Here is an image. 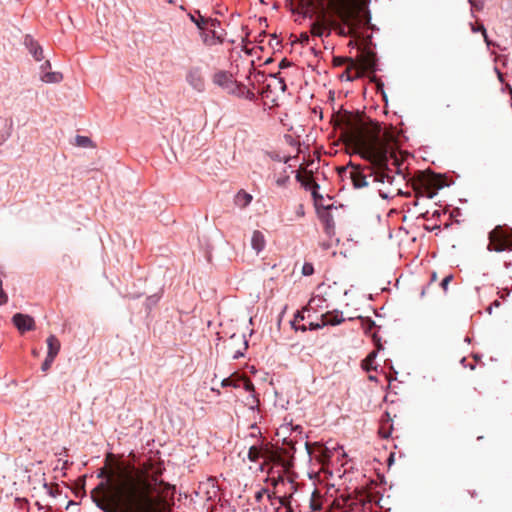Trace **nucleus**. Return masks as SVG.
Here are the masks:
<instances>
[{"label": "nucleus", "mask_w": 512, "mask_h": 512, "mask_svg": "<svg viewBox=\"0 0 512 512\" xmlns=\"http://www.w3.org/2000/svg\"><path fill=\"white\" fill-rule=\"evenodd\" d=\"M335 121L345 144L372 164L375 181L391 184L394 177L387 173V166L389 159L395 158L397 140L394 131L348 111L339 114Z\"/></svg>", "instance_id": "nucleus-1"}, {"label": "nucleus", "mask_w": 512, "mask_h": 512, "mask_svg": "<svg viewBox=\"0 0 512 512\" xmlns=\"http://www.w3.org/2000/svg\"><path fill=\"white\" fill-rule=\"evenodd\" d=\"M95 491L101 492L94 502L104 512H169L171 506L166 495L153 498L151 482L133 466L118 465L100 483Z\"/></svg>", "instance_id": "nucleus-2"}, {"label": "nucleus", "mask_w": 512, "mask_h": 512, "mask_svg": "<svg viewBox=\"0 0 512 512\" xmlns=\"http://www.w3.org/2000/svg\"><path fill=\"white\" fill-rule=\"evenodd\" d=\"M370 0H303V15L314 19L310 33L315 37L330 36L335 31L343 37H357L370 22Z\"/></svg>", "instance_id": "nucleus-3"}, {"label": "nucleus", "mask_w": 512, "mask_h": 512, "mask_svg": "<svg viewBox=\"0 0 512 512\" xmlns=\"http://www.w3.org/2000/svg\"><path fill=\"white\" fill-rule=\"evenodd\" d=\"M349 62L350 65L345 73L347 74L348 80H353L360 77L365 71H373L375 69L376 56L371 51H362L357 63L352 59H350Z\"/></svg>", "instance_id": "nucleus-4"}, {"label": "nucleus", "mask_w": 512, "mask_h": 512, "mask_svg": "<svg viewBox=\"0 0 512 512\" xmlns=\"http://www.w3.org/2000/svg\"><path fill=\"white\" fill-rule=\"evenodd\" d=\"M488 249L495 252L512 250L511 236L500 226H497L489 233Z\"/></svg>", "instance_id": "nucleus-5"}, {"label": "nucleus", "mask_w": 512, "mask_h": 512, "mask_svg": "<svg viewBox=\"0 0 512 512\" xmlns=\"http://www.w3.org/2000/svg\"><path fill=\"white\" fill-rule=\"evenodd\" d=\"M189 85L198 92L204 91L205 81L199 68H192L186 76Z\"/></svg>", "instance_id": "nucleus-6"}, {"label": "nucleus", "mask_w": 512, "mask_h": 512, "mask_svg": "<svg viewBox=\"0 0 512 512\" xmlns=\"http://www.w3.org/2000/svg\"><path fill=\"white\" fill-rule=\"evenodd\" d=\"M213 83L223 88L228 92H232L234 89V80L231 74L225 71L216 72L213 75Z\"/></svg>", "instance_id": "nucleus-7"}, {"label": "nucleus", "mask_w": 512, "mask_h": 512, "mask_svg": "<svg viewBox=\"0 0 512 512\" xmlns=\"http://www.w3.org/2000/svg\"><path fill=\"white\" fill-rule=\"evenodd\" d=\"M14 325L21 332L30 331L34 329V319L26 314L16 313L13 316Z\"/></svg>", "instance_id": "nucleus-8"}, {"label": "nucleus", "mask_w": 512, "mask_h": 512, "mask_svg": "<svg viewBox=\"0 0 512 512\" xmlns=\"http://www.w3.org/2000/svg\"><path fill=\"white\" fill-rule=\"evenodd\" d=\"M351 170L349 171V177L353 183V186L357 189L368 186L367 176L360 170L359 167L350 164Z\"/></svg>", "instance_id": "nucleus-9"}, {"label": "nucleus", "mask_w": 512, "mask_h": 512, "mask_svg": "<svg viewBox=\"0 0 512 512\" xmlns=\"http://www.w3.org/2000/svg\"><path fill=\"white\" fill-rule=\"evenodd\" d=\"M201 36H202L203 42L208 46H213L218 43H222V41H223L222 35L220 33H218L216 31V29H211L208 27H207V29L202 30Z\"/></svg>", "instance_id": "nucleus-10"}, {"label": "nucleus", "mask_w": 512, "mask_h": 512, "mask_svg": "<svg viewBox=\"0 0 512 512\" xmlns=\"http://www.w3.org/2000/svg\"><path fill=\"white\" fill-rule=\"evenodd\" d=\"M391 421H392V419L390 417V413L386 412L381 419V423H380V427H379V431H378L379 435L382 438L390 437L392 430H393V425H392Z\"/></svg>", "instance_id": "nucleus-11"}, {"label": "nucleus", "mask_w": 512, "mask_h": 512, "mask_svg": "<svg viewBox=\"0 0 512 512\" xmlns=\"http://www.w3.org/2000/svg\"><path fill=\"white\" fill-rule=\"evenodd\" d=\"M323 323L326 325H339L344 322L341 312L329 311L321 316Z\"/></svg>", "instance_id": "nucleus-12"}, {"label": "nucleus", "mask_w": 512, "mask_h": 512, "mask_svg": "<svg viewBox=\"0 0 512 512\" xmlns=\"http://www.w3.org/2000/svg\"><path fill=\"white\" fill-rule=\"evenodd\" d=\"M25 45L27 46L29 52L33 55L36 61L42 60L43 50L37 42H35L31 37L26 36Z\"/></svg>", "instance_id": "nucleus-13"}, {"label": "nucleus", "mask_w": 512, "mask_h": 512, "mask_svg": "<svg viewBox=\"0 0 512 512\" xmlns=\"http://www.w3.org/2000/svg\"><path fill=\"white\" fill-rule=\"evenodd\" d=\"M266 245V240L263 233L259 230H254L251 237V246L257 252H261Z\"/></svg>", "instance_id": "nucleus-14"}, {"label": "nucleus", "mask_w": 512, "mask_h": 512, "mask_svg": "<svg viewBox=\"0 0 512 512\" xmlns=\"http://www.w3.org/2000/svg\"><path fill=\"white\" fill-rule=\"evenodd\" d=\"M263 458L265 459L266 463L272 462V463H275V464H281L285 468H288V466L286 465V463L282 459V457L277 452H275L273 450L265 448L264 452H263Z\"/></svg>", "instance_id": "nucleus-15"}, {"label": "nucleus", "mask_w": 512, "mask_h": 512, "mask_svg": "<svg viewBox=\"0 0 512 512\" xmlns=\"http://www.w3.org/2000/svg\"><path fill=\"white\" fill-rule=\"evenodd\" d=\"M46 342H47V346H48L47 356L56 358V356L58 355V353L60 351V347H61L60 341L57 339V337L55 335H50L47 338Z\"/></svg>", "instance_id": "nucleus-16"}, {"label": "nucleus", "mask_w": 512, "mask_h": 512, "mask_svg": "<svg viewBox=\"0 0 512 512\" xmlns=\"http://www.w3.org/2000/svg\"><path fill=\"white\" fill-rule=\"evenodd\" d=\"M251 201L252 196L243 190L239 191L235 197V203L242 208L248 206Z\"/></svg>", "instance_id": "nucleus-17"}, {"label": "nucleus", "mask_w": 512, "mask_h": 512, "mask_svg": "<svg viewBox=\"0 0 512 512\" xmlns=\"http://www.w3.org/2000/svg\"><path fill=\"white\" fill-rule=\"evenodd\" d=\"M302 185H304L307 188L313 189V196L316 197V189L319 188V185L314 181L312 173L306 172L305 178L303 179V182H300Z\"/></svg>", "instance_id": "nucleus-18"}, {"label": "nucleus", "mask_w": 512, "mask_h": 512, "mask_svg": "<svg viewBox=\"0 0 512 512\" xmlns=\"http://www.w3.org/2000/svg\"><path fill=\"white\" fill-rule=\"evenodd\" d=\"M376 351H372L368 354V356L362 361V368L366 371L375 370L376 367L373 365L376 358Z\"/></svg>", "instance_id": "nucleus-19"}, {"label": "nucleus", "mask_w": 512, "mask_h": 512, "mask_svg": "<svg viewBox=\"0 0 512 512\" xmlns=\"http://www.w3.org/2000/svg\"><path fill=\"white\" fill-rule=\"evenodd\" d=\"M265 448H259L257 446H251L248 451V459L251 462H256L259 458H263V452Z\"/></svg>", "instance_id": "nucleus-20"}, {"label": "nucleus", "mask_w": 512, "mask_h": 512, "mask_svg": "<svg viewBox=\"0 0 512 512\" xmlns=\"http://www.w3.org/2000/svg\"><path fill=\"white\" fill-rule=\"evenodd\" d=\"M63 79L60 72H48L42 76V81L46 83H59Z\"/></svg>", "instance_id": "nucleus-21"}, {"label": "nucleus", "mask_w": 512, "mask_h": 512, "mask_svg": "<svg viewBox=\"0 0 512 512\" xmlns=\"http://www.w3.org/2000/svg\"><path fill=\"white\" fill-rule=\"evenodd\" d=\"M290 181V175L286 169L280 173L276 179V185L278 187H286Z\"/></svg>", "instance_id": "nucleus-22"}, {"label": "nucleus", "mask_w": 512, "mask_h": 512, "mask_svg": "<svg viewBox=\"0 0 512 512\" xmlns=\"http://www.w3.org/2000/svg\"><path fill=\"white\" fill-rule=\"evenodd\" d=\"M238 382H240L241 387H243L246 391H254V385L250 379L246 377H239Z\"/></svg>", "instance_id": "nucleus-23"}, {"label": "nucleus", "mask_w": 512, "mask_h": 512, "mask_svg": "<svg viewBox=\"0 0 512 512\" xmlns=\"http://www.w3.org/2000/svg\"><path fill=\"white\" fill-rule=\"evenodd\" d=\"M192 21L197 25V27L202 31L203 29H207V23L206 20L208 18L203 17L202 15H198L197 18L194 16L191 17Z\"/></svg>", "instance_id": "nucleus-24"}, {"label": "nucleus", "mask_w": 512, "mask_h": 512, "mask_svg": "<svg viewBox=\"0 0 512 512\" xmlns=\"http://www.w3.org/2000/svg\"><path fill=\"white\" fill-rule=\"evenodd\" d=\"M76 143L78 146H81V147H89L92 145V141L90 140V138H88L86 136H80V135H78L76 137Z\"/></svg>", "instance_id": "nucleus-25"}, {"label": "nucleus", "mask_w": 512, "mask_h": 512, "mask_svg": "<svg viewBox=\"0 0 512 512\" xmlns=\"http://www.w3.org/2000/svg\"><path fill=\"white\" fill-rule=\"evenodd\" d=\"M221 386L222 387L233 386V387L239 388V387H241V384H240V382H238V378L237 379L225 378L224 380H222Z\"/></svg>", "instance_id": "nucleus-26"}, {"label": "nucleus", "mask_w": 512, "mask_h": 512, "mask_svg": "<svg viewBox=\"0 0 512 512\" xmlns=\"http://www.w3.org/2000/svg\"><path fill=\"white\" fill-rule=\"evenodd\" d=\"M314 273V267L311 263H305L302 267V274L305 276H310Z\"/></svg>", "instance_id": "nucleus-27"}, {"label": "nucleus", "mask_w": 512, "mask_h": 512, "mask_svg": "<svg viewBox=\"0 0 512 512\" xmlns=\"http://www.w3.org/2000/svg\"><path fill=\"white\" fill-rule=\"evenodd\" d=\"M54 359L55 358H53V357L46 356L44 362L41 365L42 371L46 372L47 370H49L51 365H52V363H53V361H54Z\"/></svg>", "instance_id": "nucleus-28"}, {"label": "nucleus", "mask_w": 512, "mask_h": 512, "mask_svg": "<svg viewBox=\"0 0 512 512\" xmlns=\"http://www.w3.org/2000/svg\"><path fill=\"white\" fill-rule=\"evenodd\" d=\"M453 280V276L452 275H447L442 281H441V287L444 291H447L448 289V285L450 284V282Z\"/></svg>", "instance_id": "nucleus-29"}, {"label": "nucleus", "mask_w": 512, "mask_h": 512, "mask_svg": "<svg viewBox=\"0 0 512 512\" xmlns=\"http://www.w3.org/2000/svg\"><path fill=\"white\" fill-rule=\"evenodd\" d=\"M297 41L302 45H308L310 41L309 35L306 32H303L300 34Z\"/></svg>", "instance_id": "nucleus-30"}, {"label": "nucleus", "mask_w": 512, "mask_h": 512, "mask_svg": "<svg viewBox=\"0 0 512 512\" xmlns=\"http://www.w3.org/2000/svg\"><path fill=\"white\" fill-rule=\"evenodd\" d=\"M8 300V296L6 295V293L3 291V288H2V280L0 279V305H3L7 302Z\"/></svg>", "instance_id": "nucleus-31"}, {"label": "nucleus", "mask_w": 512, "mask_h": 512, "mask_svg": "<svg viewBox=\"0 0 512 512\" xmlns=\"http://www.w3.org/2000/svg\"><path fill=\"white\" fill-rule=\"evenodd\" d=\"M477 31H481L482 32L486 44L490 45L491 42H490V40H489V38L487 36L486 29L484 28V26L480 25L477 29H474V32H477Z\"/></svg>", "instance_id": "nucleus-32"}, {"label": "nucleus", "mask_w": 512, "mask_h": 512, "mask_svg": "<svg viewBox=\"0 0 512 512\" xmlns=\"http://www.w3.org/2000/svg\"><path fill=\"white\" fill-rule=\"evenodd\" d=\"M477 31H481L482 32L486 44L490 45L491 42H490V40H489V38L487 36L486 29L484 28V26L480 25L477 29H474V32H477Z\"/></svg>", "instance_id": "nucleus-33"}, {"label": "nucleus", "mask_w": 512, "mask_h": 512, "mask_svg": "<svg viewBox=\"0 0 512 512\" xmlns=\"http://www.w3.org/2000/svg\"><path fill=\"white\" fill-rule=\"evenodd\" d=\"M206 23H207V27L208 28H211V29H216L217 26H219V21H217L216 19H211V18H208L206 20Z\"/></svg>", "instance_id": "nucleus-34"}, {"label": "nucleus", "mask_w": 512, "mask_h": 512, "mask_svg": "<svg viewBox=\"0 0 512 512\" xmlns=\"http://www.w3.org/2000/svg\"><path fill=\"white\" fill-rule=\"evenodd\" d=\"M324 326H325V323H323L322 319L320 320V322H316V323L311 322V323L309 324V328H310L311 330H317V329H320V328H322V327H324Z\"/></svg>", "instance_id": "nucleus-35"}, {"label": "nucleus", "mask_w": 512, "mask_h": 512, "mask_svg": "<svg viewBox=\"0 0 512 512\" xmlns=\"http://www.w3.org/2000/svg\"><path fill=\"white\" fill-rule=\"evenodd\" d=\"M304 320V316L300 311L295 314L294 320L291 322L292 326H295L296 322Z\"/></svg>", "instance_id": "nucleus-36"}, {"label": "nucleus", "mask_w": 512, "mask_h": 512, "mask_svg": "<svg viewBox=\"0 0 512 512\" xmlns=\"http://www.w3.org/2000/svg\"><path fill=\"white\" fill-rule=\"evenodd\" d=\"M267 493V490L266 489H261L259 490L258 492H256L255 494V500L260 502L263 498V495Z\"/></svg>", "instance_id": "nucleus-37"}, {"label": "nucleus", "mask_w": 512, "mask_h": 512, "mask_svg": "<svg viewBox=\"0 0 512 512\" xmlns=\"http://www.w3.org/2000/svg\"><path fill=\"white\" fill-rule=\"evenodd\" d=\"M290 66V62L287 61L286 59H283L280 63H279V67L280 68H285V67H288Z\"/></svg>", "instance_id": "nucleus-38"}, {"label": "nucleus", "mask_w": 512, "mask_h": 512, "mask_svg": "<svg viewBox=\"0 0 512 512\" xmlns=\"http://www.w3.org/2000/svg\"><path fill=\"white\" fill-rule=\"evenodd\" d=\"M160 485L164 487L163 490L161 491V493H163V494L166 493V490L171 488V486L169 484L164 483L162 481L160 482Z\"/></svg>", "instance_id": "nucleus-39"}, {"label": "nucleus", "mask_w": 512, "mask_h": 512, "mask_svg": "<svg viewBox=\"0 0 512 512\" xmlns=\"http://www.w3.org/2000/svg\"><path fill=\"white\" fill-rule=\"evenodd\" d=\"M350 59H344V58H335L334 61L337 65H341L342 63H344L345 61H348L349 62Z\"/></svg>", "instance_id": "nucleus-40"}, {"label": "nucleus", "mask_w": 512, "mask_h": 512, "mask_svg": "<svg viewBox=\"0 0 512 512\" xmlns=\"http://www.w3.org/2000/svg\"><path fill=\"white\" fill-rule=\"evenodd\" d=\"M271 480H272V484L274 486H276L278 484V482L283 481V477L282 476H278L277 478H272Z\"/></svg>", "instance_id": "nucleus-41"}, {"label": "nucleus", "mask_w": 512, "mask_h": 512, "mask_svg": "<svg viewBox=\"0 0 512 512\" xmlns=\"http://www.w3.org/2000/svg\"><path fill=\"white\" fill-rule=\"evenodd\" d=\"M304 178H305V176H303L302 173L300 171H298L297 174H296L297 181L303 182Z\"/></svg>", "instance_id": "nucleus-42"}, {"label": "nucleus", "mask_w": 512, "mask_h": 512, "mask_svg": "<svg viewBox=\"0 0 512 512\" xmlns=\"http://www.w3.org/2000/svg\"><path fill=\"white\" fill-rule=\"evenodd\" d=\"M279 83L281 84V89H282V91H285V89H286V85H285L284 80H283V79H279Z\"/></svg>", "instance_id": "nucleus-43"}, {"label": "nucleus", "mask_w": 512, "mask_h": 512, "mask_svg": "<svg viewBox=\"0 0 512 512\" xmlns=\"http://www.w3.org/2000/svg\"><path fill=\"white\" fill-rule=\"evenodd\" d=\"M296 330H301V331H306L307 330V327L305 325H302V326H293Z\"/></svg>", "instance_id": "nucleus-44"}, {"label": "nucleus", "mask_w": 512, "mask_h": 512, "mask_svg": "<svg viewBox=\"0 0 512 512\" xmlns=\"http://www.w3.org/2000/svg\"><path fill=\"white\" fill-rule=\"evenodd\" d=\"M48 67H50V62H49V61H46V62H45V64H43V65H42V67H41V68H42V69H46V68H48Z\"/></svg>", "instance_id": "nucleus-45"}, {"label": "nucleus", "mask_w": 512, "mask_h": 512, "mask_svg": "<svg viewBox=\"0 0 512 512\" xmlns=\"http://www.w3.org/2000/svg\"><path fill=\"white\" fill-rule=\"evenodd\" d=\"M298 214H299V215H303V214H304V212H303V207H302V206H300V207H299Z\"/></svg>", "instance_id": "nucleus-46"}, {"label": "nucleus", "mask_w": 512, "mask_h": 512, "mask_svg": "<svg viewBox=\"0 0 512 512\" xmlns=\"http://www.w3.org/2000/svg\"><path fill=\"white\" fill-rule=\"evenodd\" d=\"M432 281H435L436 280V273H433L432 274V278H431Z\"/></svg>", "instance_id": "nucleus-47"}, {"label": "nucleus", "mask_w": 512, "mask_h": 512, "mask_svg": "<svg viewBox=\"0 0 512 512\" xmlns=\"http://www.w3.org/2000/svg\"><path fill=\"white\" fill-rule=\"evenodd\" d=\"M280 503H281L282 505H286V502L284 501V499H283V498H280Z\"/></svg>", "instance_id": "nucleus-48"}, {"label": "nucleus", "mask_w": 512, "mask_h": 512, "mask_svg": "<svg viewBox=\"0 0 512 512\" xmlns=\"http://www.w3.org/2000/svg\"><path fill=\"white\" fill-rule=\"evenodd\" d=\"M374 326V322L370 321L369 323V329L372 328Z\"/></svg>", "instance_id": "nucleus-49"}, {"label": "nucleus", "mask_w": 512, "mask_h": 512, "mask_svg": "<svg viewBox=\"0 0 512 512\" xmlns=\"http://www.w3.org/2000/svg\"><path fill=\"white\" fill-rule=\"evenodd\" d=\"M239 356H242V353H237L234 355V358H238Z\"/></svg>", "instance_id": "nucleus-50"}, {"label": "nucleus", "mask_w": 512, "mask_h": 512, "mask_svg": "<svg viewBox=\"0 0 512 512\" xmlns=\"http://www.w3.org/2000/svg\"><path fill=\"white\" fill-rule=\"evenodd\" d=\"M376 378L372 375L369 376V380H375Z\"/></svg>", "instance_id": "nucleus-51"}, {"label": "nucleus", "mask_w": 512, "mask_h": 512, "mask_svg": "<svg viewBox=\"0 0 512 512\" xmlns=\"http://www.w3.org/2000/svg\"><path fill=\"white\" fill-rule=\"evenodd\" d=\"M36 505H37V507H38L39 509H41V508H42V506H41V504H40L39 502H37V503H36Z\"/></svg>", "instance_id": "nucleus-52"}, {"label": "nucleus", "mask_w": 512, "mask_h": 512, "mask_svg": "<svg viewBox=\"0 0 512 512\" xmlns=\"http://www.w3.org/2000/svg\"><path fill=\"white\" fill-rule=\"evenodd\" d=\"M286 512H292V509L290 507H287V511Z\"/></svg>", "instance_id": "nucleus-53"}]
</instances>
